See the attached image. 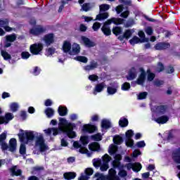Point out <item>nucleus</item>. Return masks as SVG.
I'll use <instances>...</instances> for the list:
<instances>
[{
  "instance_id": "nucleus-38",
  "label": "nucleus",
  "mask_w": 180,
  "mask_h": 180,
  "mask_svg": "<svg viewBox=\"0 0 180 180\" xmlns=\"http://www.w3.org/2000/svg\"><path fill=\"white\" fill-rule=\"evenodd\" d=\"M6 41H10V43H13V41L16 40V34H12L6 35Z\"/></svg>"
},
{
  "instance_id": "nucleus-49",
  "label": "nucleus",
  "mask_w": 180,
  "mask_h": 180,
  "mask_svg": "<svg viewBox=\"0 0 180 180\" xmlns=\"http://www.w3.org/2000/svg\"><path fill=\"white\" fill-rule=\"evenodd\" d=\"M84 174L86 176H91V175L94 174V169L91 167H87L84 170Z\"/></svg>"
},
{
  "instance_id": "nucleus-18",
  "label": "nucleus",
  "mask_w": 180,
  "mask_h": 180,
  "mask_svg": "<svg viewBox=\"0 0 180 180\" xmlns=\"http://www.w3.org/2000/svg\"><path fill=\"white\" fill-rule=\"evenodd\" d=\"M172 158L174 162L176 164H180V148H178L173 153Z\"/></svg>"
},
{
  "instance_id": "nucleus-7",
  "label": "nucleus",
  "mask_w": 180,
  "mask_h": 180,
  "mask_svg": "<svg viewBox=\"0 0 180 180\" xmlns=\"http://www.w3.org/2000/svg\"><path fill=\"white\" fill-rule=\"evenodd\" d=\"M119 84L116 82L111 83L110 86L107 87V92L108 95H115L117 92Z\"/></svg>"
},
{
  "instance_id": "nucleus-22",
  "label": "nucleus",
  "mask_w": 180,
  "mask_h": 180,
  "mask_svg": "<svg viewBox=\"0 0 180 180\" xmlns=\"http://www.w3.org/2000/svg\"><path fill=\"white\" fill-rule=\"evenodd\" d=\"M17 141L15 138L10 139L9 141V151L13 153V151L16 150Z\"/></svg>"
},
{
  "instance_id": "nucleus-8",
  "label": "nucleus",
  "mask_w": 180,
  "mask_h": 180,
  "mask_svg": "<svg viewBox=\"0 0 180 180\" xmlns=\"http://www.w3.org/2000/svg\"><path fill=\"white\" fill-rule=\"evenodd\" d=\"M74 127H75V126L69 127L68 128H67V129L63 131V133H65V134H67L69 139H75V137H77V134L75 133V131H74Z\"/></svg>"
},
{
  "instance_id": "nucleus-45",
  "label": "nucleus",
  "mask_w": 180,
  "mask_h": 180,
  "mask_svg": "<svg viewBox=\"0 0 180 180\" xmlns=\"http://www.w3.org/2000/svg\"><path fill=\"white\" fill-rule=\"evenodd\" d=\"M15 116H13V114L11 112H7L5 115L4 119L6 120V123H8V122H10V120H12Z\"/></svg>"
},
{
  "instance_id": "nucleus-37",
  "label": "nucleus",
  "mask_w": 180,
  "mask_h": 180,
  "mask_svg": "<svg viewBox=\"0 0 180 180\" xmlns=\"http://www.w3.org/2000/svg\"><path fill=\"white\" fill-rule=\"evenodd\" d=\"M95 178H97L96 180H108V177L106 175L103 174H101L99 172H96L94 174Z\"/></svg>"
},
{
  "instance_id": "nucleus-4",
  "label": "nucleus",
  "mask_w": 180,
  "mask_h": 180,
  "mask_svg": "<svg viewBox=\"0 0 180 180\" xmlns=\"http://www.w3.org/2000/svg\"><path fill=\"white\" fill-rule=\"evenodd\" d=\"M141 74L139 75L138 79H136L137 85H144V82H146V77L147 73H146V70L143 68H140Z\"/></svg>"
},
{
  "instance_id": "nucleus-46",
  "label": "nucleus",
  "mask_w": 180,
  "mask_h": 180,
  "mask_svg": "<svg viewBox=\"0 0 180 180\" xmlns=\"http://www.w3.org/2000/svg\"><path fill=\"white\" fill-rule=\"evenodd\" d=\"M76 60L77 61H79L80 63H84V64H86V63H88V58L82 56H77L76 58Z\"/></svg>"
},
{
  "instance_id": "nucleus-1",
  "label": "nucleus",
  "mask_w": 180,
  "mask_h": 180,
  "mask_svg": "<svg viewBox=\"0 0 180 180\" xmlns=\"http://www.w3.org/2000/svg\"><path fill=\"white\" fill-rule=\"evenodd\" d=\"M20 133L18 134V139L20 143H25L27 144L28 141H33L34 140V133L33 131H24L23 129H20Z\"/></svg>"
},
{
  "instance_id": "nucleus-36",
  "label": "nucleus",
  "mask_w": 180,
  "mask_h": 180,
  "mask_svg": "<svg viewBox=\"0 0 180 180\" xmlns=\"http://www.w3.org/2000/svg\"><path fill=\"white\" fill-rule=\"evenodd\" d=\"M45 114L49 118L53 117V116H54V110L51 108H47L45 110Z\"/></svg>"
},
{
  "instance_id": "nucleus-28",
  "label": "nucleus",
  "mask_w": 180,
  "mask_h": 180,
  "mask_svg": "<svg viewBox=\"0 0 180 180\" xmlns=\"http://www.w3.org/2000/svg\"><path fill=\"white\" fill-rule=\"evenodd\" d=\"M119 126L120 127H127L129 126V120L126 117H121L119 120Z\"/></svg>"
},
{
  "instance_id": "nucleus-62",
  "label": "nucleus",
  "mask_w": 180,
  "mask_h": 180,
  "mask_svg": "<svg viewBox=\"0 0 180 180\" xmlns=\"http://www.w3.org/2000/svg\"><path fill=\"white\" fill-rule=\"evenodd\" d=\"M173 72H175V68H174L172 65L167 66V68L166 69V73L173 74Z\"/></svg>"
},
{
  "instance_id": "nucleus-29",
  "label": "nucleus",
  "mask_w": 180,
  "mask_h": 180,
  "mask_svg": "<svg viewBox=\"0 0 180 180\" xmlns=\"http://www.w3.org/2000/svg\"><path fill=\"white\" fill-rule=\"evenodd\" d=\"M114 158H115L114 164H115V162L117 163V166L114 165V168H120V165H121L120 161L122 160V155L117 154V155H115Z\"/></svg>"
},
{
  "instance_id": "nucleus-14",
  "label": "nucleus",
  "mask_w": 180,
  "mask_h": 180,
  "mask_svg": "<svg viewBox=\"0 0 180 180\" xmlns=\"http://www.w3.org/2000/svg\"><path fill=\"white\" fill-rule=\"evenodd\" d=\"M170 44L165 42L158 43L155 45V50H167V49H169Z\"/></svg>"
},
{
  "instance_id": "nucleus-15",
  "label": "nucleus",
  "mask_w": 180,
  "mask_h": 180,
  "mask_svg": "<svg viewBox=\"0 0 180 180\" xmlns=\"http://www.w3.org/2000/svg\"><path fill=\"white\" fill-rule=\"evenodd\" d=\"M167 112V105H158L156 107V113L159 116H162V115H165Z\"/></svg>"
},
{
  "instance_id": "nucleus-55",
  "label": "nucleus",
  "mask_w": 180,
  "mask_h": 180,
  "mask_svg": "<svg viewBox=\"0 0 180 180\" xmlns=\"http://www.w3.org/2000/svg\"><path fill=\"white\" fill-rule=\"evenodd\" d=\"M20 154H21V155H25V154H26V145H25V143L20 144Z\"/></svg>"
},
{
  "instance_id": "nucleus-54",
  "label": "nucleus",
  "mask_w": 180,
  "mask_h": 180,
  "mask_svg": "<svg viewBox=\"0 0 180 180\" xmlns=\"http://www.w3.org/2000/svg\"><path fill=\"white\" fill-rule=\"evenodd\" d=\"M130 88H131V86H130V83L129 82H124V84H122L121 86L122 91H129Z\"/></svg>"
},
{
  "instance_id": "nucleus-35",
  "label": "nucleus",
  "mask_w": 180,
  "mask_h": 180,
  "mask_svg": "<svg viewBox=\"0 0 180 180\" xmlns=\"http://www.w3.org/2000/svg\"><path fill=\"white\" fill-rule=\"evenodd\" d=\"M113 24L116 25L117 26H119V25H123L124 22V19L123 18H112Z\"/></svg>"
},
{
  "instance_id": "nucleus-64",
  "label": "nucleus",
  "mask_w": 180,
  "mask_h": 180,
  "mask_svg": "<svg viewBox=\"0 0 180 180\" xmlns=\"http://www.w3.org/2000/svg\"><path fill=\"white\" fill-rule=\"evenodd\" d=\"M145 32L146 33V34H148V36H152L153 33V27H147L145 29Z\"/></svg>"
},
{
  "instance_id": "nucleus-41",
  "label": "nucleus",
  "mask_w": 180,
  "mask_h": 180,
  "mask_svg": "<svg viewBox=\"0 0 180 180\" xmlns=\"http://www.w3.org/2000/svg\"><path fill=\"white\" fill-rule=\"evenodd\" d=\"M138 36L141 38V40H144V43H148V38L146 37V34L143 31L138 32Z\"/></svg>"
},
{
  "instance_id": "nucleus-51",
  "label": "nucleus",
  "mask_w": 180,
  "mask_h": 180,
  "mask_svg": "<svg viewBox=\"0 0 180 180\" xmlns=\"http://www.w3.org/2000/svg\"><path fill=\"white\" fill-rule=\"evenodd\" d=\"M125 144L127 147H130L131 148H133L134 146V140L130 139H127L125 141Z\"/></svg>"
},
{
  "instance_id": "nucleus-59",
  "label": "nucleus",
  "mask_w": 180,
  "mask_h": 180,
  "mask_svg": "<svg viewBox=\"0 0 180 180\" xmlns=\"http://www.w3.org/2000/svg\"><path fill=\"white\" fill-rule=\"evenodd\" d=\"M124 9V7L123 6V4H120L115 8V11H116L117 15H120V13H122V12H123Z\"/></svg>"
},
{
  "instance_id": "nucleus-56",
  "label": "nucleus",
  "mask_w": 180,
  "mask_h": 180,
  "mask_svg": "<svg viewBox=\"0 0 180 180\" xmlns=\"http://www.w3.org/2000/svg\"><path fill=\"white\" fill-rule=\"evenodd\" d=\"M100 169L101 171H102V172H105V171H108V169H109V164L101 163V165L100 166Z\"/></svg>"
},
{
  "instance_id": "nucleus-50",
  "label": "nucleus",
  "mask_w": 180,
  "mask_h": 180,
  "mask_svg": "<svg viewBox=\"0 0 180 180\" xmlns=\"http://www.w3.org/2000/svg\"><path fill=\"white\" fill-rule=\"evenodd\" d=\"M107 178H110L111 176H117V175H116V170L113 168H111L109 169L108 171V174L106 175Z\"/></svg>"
},
{
  "instance_id": "nucleus-34",
  "label": "nucleus",
  "mask_w": 180,
  "mask_h": 180,
  "mask_svg": "<svg viewBox=\"0 0 180 180\" xmlns=\"http://www.w3.org/2000/svg\"><path fill=\"white\" fill-rule=\"evenodd\" d=\"M93 162V165L95 168L98 169V168L101 167V165H102V160L97 158V159H94L92 160Z\"/></svg>"
},
{
  "instance_id": "nucleus-39",
  "label": "nucleus",
  "mask_w": 180,
  "mask_h": 180,
  "mask_svg": "<svg viewBox=\"0 0 180 180\" xmlns=\"http://www.w3.org/2000/svg\"><path fill=\"white\" fill-rule=\"evenodd\" d=\"M11 174L13 176H20V175H22V170L21 169H18L16 170V168L13 167L11 169Z\"/></svg>"
},
{
  "instance_id": "nucleus-5",
  "label": "nucleus",
  "mask_w": 180,
  "mask_h": 180,
  "mask_svg": "<svg viewBox=\"0 0 180 180\" xmlns=\"http://www.w3.org/2000/svg\"><path fill=\"white\" fill-rule=\"evenodd\" d=\"M43 40L47 47L54 43V34L49 33L44 36Z\"/></svg>"
},
{
  "instance_id": "nucleus-61",
  "label": "nucleus",
  "mask_w": 180,
  "mask_h": 180,
  "mask_svg": "<svg viewBox=\"0 0 180 180\" xmlns=\"http://www.w3.org/2000/svg\"><path fill=\"white\" fill-rule=\"evenodd\" d=\"M36 144L37 146H41V144H44V139H43V136L37 137Z\"/></svg>"
},
{
  "instance_id": "nucleus-2",
  "label": "nucleus",
  "mask_w": 180,
  "mask_h": 180,
  "mask_svg": "<svg viewBox=\"0 0 180 180\" xmlns=\"http://www.w3.org/2000/svg\"><path fill=\"white\" fill-rule=\"evenodd\" d=\"M44 49V45L41 44V42L35 43L30 45V51L33 56H39V54H41V51H43Z\"/></svg>"
},
{
  "instance_id": "nucleus-31",
  "label": "nucleus",
  "mask_w": 180,
  "mask_h": 180,
  "mask_svg": "<svg viewBox=\"0 0 180 180\" xmlns=\"http://www.w3.org/2000/svg\"><path fill=\"white\" fill-rule=\"evenodd\" d=\"M109 18V13H102L96 15V20H105V19H108Z\"/></svg>"
},
{
  "instance_id": "nucleus-60",
  "label": "nucleus",
  "mask_w": 180,
  "mask_h": 180,
  "mask_svg": "<svg viewBox=\"0 0 180 180\" xmlns=\"http://www.w3.org/2000/svg\"><path fill=\"white\" fill-rule=\"evenodd\" d=\"M30 57V53L27 51H22L21 53V58L22 60H27Z\"/></svg>"
},
{
  "instance_id": "nucleus-44",
  "label": "nucleus",
  "mask_w": 180,
  "mask_h": 180,
  "mask_svg": "<svg viewBox=\"0 0 180 180\" xmlns=\"http://www.w3.org/2000/svg\"><path fill=\"white\" fill-rule=\"evenodd\" d=\"M102 160H103V163L109 164V162H110V160H112V158L110 156H109V155L105 154L102 157Z\"/></svg>"
},
{
  "instance_id": "nucleus-48",
  "label": "nucleus",
  "mask_w": 180,
  "mask_h": 180,
  "mask_svg": "<svg viewBox=\"0 0 180 180\" xmlns=\"http://www.w3.org/2000/svg\"><path fill=\"white\" fill-rule=\"evenodd\" d=\"M147 95H148L147 91L141 92L138 96V99L139 101H143V99H146V98H147Z\"/></svg>"
},
{
  "instance_id": "nucleus-19",
  "label": "nucleus",
  "mask_w": 180,
  "mask_h": 180,
  "mask_svg": "<svg viewBox=\"0 0 180 180\" xmlns=\"http://www.w3.org/2000/svg\"><path fill=\"white\" fill-rule=\"evenodd\" d=\"M95 68H98V62H95L94 60L90 62V65L84 67L85 71H91L95 70Z\"/></svg>"
},
{
  "instance_id": "nucleus-23",
  "label": "nucleus",
  "mask_w": 180,
  "mask_h": 180,
  "mask_svg": "<svg viewBox=\"0 0 180 180\" xmlns=\"http://www.w3.org/2000/svg\"><path fill=\"white\" fill-rule=\"evenodd\" d=\"M58 112L59 116H67L68 114V109H67V107L60 105L58 108Z\"/></svg>"
},
{
  "instance_id": "nucleus-24",
  "label": "nucleus",
  "mask_w": 180,
  "mask_h": 180,
  "mask_svg": "<svg viewBox=\"0 0 180 180\" xmlns=\"http://www.w3.org/2000/svg\"><path fill=\"white\" fill-rule=\"evenodd\" d=\"M101 127L102 129L108 130V129H110V127H112V123L108 120H103L101 121Z\"/></svg>"
},
{
  "instance_id": "nucleus-47",
  "label": "nucleus",
  "mask_w": 180,
  "mask_h": 180,
  "mask_svg": "<svg viewBox=\"0 0 180 180\" xmlns=\"http://www.w3.org/2000/svg\"><path fill=\"white\" fill-rule=\"evenodd\" d=\"M110 6L109 4H101L100 6V12H106V11H109Z\"/></svg>"
},
{
  "instance_id": "nucleus-42",
  "label": "nucleus",
  "mask_w": 180,
  "mask_h": 180,
  "mask_svg": "<svg viewBox=\"0 0 180 180\" xmlns=\"http://www.w3.org/2000/svg\"><path fill=\"white\" fill-rule=\"evenodd\" d=\"M133 136H134V131L132 129H129L125 133L127 140H130Z\"/></svg>"
},
{
  "instance_id": "nucleus-26",
  "label": "nucleus",
  "mask_w": 180,
  "mask_h": 180,
  "mask_svg": "<svg viewBox=\"0 0 180 180\" xmlns=\"http://www.w3.org/2000/svg\"><path fill=\"white\" fill-rule=\"evenodd\" d=\"M112 32L115 36H120L123 33V28L119 26H115L112 27Z\"/></svg>"
},
{
  "instance_id": "nucleus-58",
  "label": "nucleus",
  "mask_w": 180,
  "mask_h": 180,
  "mask_svg": "<svg viewBox=\"0 0 180 180\" xmlns=\"http://www.w3.org/2000/svg\"><path fill=\"white\" fill-rule=\"evenodd\" d=\"M11 110L13 111V112H18V109L19 108V105H18V103H13L11 104Z\"/></svg>"
},
{
  "instance_id": "nucleus-57",
  "label": "nucleus",
  "mask_w": 180,
  "mask_h": 180,
  "mask_svg": "<svg viewBox=\"0 0 180 180\" xmlns=\"http://www.w3.org/2000/svg\"><path fill=\"white\" fill-rule=\"evenodd\" d=\"M119 2L125 6H131L132 5L131 0H119Z\"/></svg>"
},
{
  "instance_id": "nucleus-25",
  "label": "nucleus",
  "mask_w": 180,
  "mask_h": 180,
  "mask_svg": "<svg viewBox=\"0 0 180 180\" xmlns=\"http://www.w3.org/2000/svg\"><path fill=\"white\" fill-rule=\"evenodd\" d=\"M101 32L105 34V36H110V34H112V30H110V26L103 25L101 27Z\"/></svg>"
},
{
  "instance_id": "nucleus-9",
  "label": "nucleus",
  "mask_w": 180,
  "mask_h": 180,
  "mask_svg": "<svg viewBox=\"0 0 180 180\" xmlns=\"http://www.w3.org/2000/svg\"><path fill=\"white\" fill-rule=\"evenodd\" d=\"M132 34L133 32H131V30H126L122 35H120L117 37V39L120 40V41H124V39L126 40H129V39L131 37Z\"/></svg>"
},
{
  "instance_id": "nucleus-33",
  "label": "nucleus",
  "mask_w": 180,
  "mask_h": 180,
  "mask_svg": "<svg viewBox=\"0 0 180 180\" xmlns=\"http://www.w3.org/2000/svg\"><path fill=\"white\" fill-rule=\"evenodd\" d=\"M72 52L73 54H79L81 52V46L78 44H75L72 48Z\"/></svg>"
},
{
  "instance_id": "nucleus-20",
  "label": "nucleus",
  "mask_w": 180,
  "mask_h": 180,
  "mask_svg": "<svg viewBox=\"0 0 180 180\" xmlns=\"http://www.w3.org/2000/svg\"><path fill=\"white\" fill-rule=\"evenodd\" d=\"M139 43H144V39H141L137 36H134L132 39L129 40V44H131V46H135V44H139Z\"/></svg>"
},
{
  "instance_id": "nucleus-43",
  "label": "nucleus",
  "mask_w": 180,
  "mask_h": 180,
  "mask_svg": "<svg viewBox=\"0 0 180 180\" xmlns=\"http://www.w3.org/2000/svg\"><path fill=\"white\" fill-rule=\"evenodd\" d=\"M1 56L4 58V60H11V58H12V56H11V54H9L8 52H6V51H1Z\"/></svg>"
},
{
  "instance_id": "nucleus-11",
  "label": "nucleus",
  "mask_w": 180,
  "mask_h": 180,
  "mask_svg": "<svg viewBox=\"0 0 180 180\" xmlns=\"http://www.w3.org/2000/svg\"><path fill=\"white\" fill-rule=\"evenodd\" d=\"M82 40L86 47L91 49V47H95L96 46L95 42L92 41L89 38L86 37H82Z\"/></svg>"
},
{
  "instance_id": "nucleus-40",
  "label": "nucleus",
  "mask_w": 180,
  "mask_h": 180,
  "mask_svg": "<svg viewBox=\"0 0 180 180\" xmlns=\"http://www.w3.org/2000/svg\"><path fill=\"white\" fill-rule=\"evenodd\" d=\"M80 141L82 146H88V143H89V139L88 138V136H83L80 137Z\"/></svg>"
},
{
  "instance_id": "nucleus-12",
  "label": "nucleus",
  "mask_w": 180,
  "mask_h": 180,
  "mask_svg": "<svg viewBox=\"0 0 180 180\" xmlns=\"http://www.w3.org/2000/svg\"><path fill=\"white\" fill-rule=\"evenodd\" d=\"M31 34H34V36H39V34H41V33H44L46 32V29L42 27H38L35 28H32L30 30Z\"/></svg>"
},
{
  "instance_id": "nucleus-53",
  "label": "nucleus",
  "mask_w": 180,
  "mask_h": 180,
  "mask_svg": "<svg viewBox=\"0 0 180 180\" xmlns=\"http://www.w3.org/2000/svg\"><path fill=\"white\" fill-rule=\"evenodd\" d=\"M101 24L99 22H96L93 24L92 29L94 32H98L101 29Z\"/></svg>"
},
{
  "instance_id": "nucleus-6",
  "label": "nucleus",
  "mask_w": 180,
  "mask_h": 180,
  "mask_svg": "<svg viewBox=\"0 0 180 180\" xmlns=\"http://www.w3.org/2000/svg\"><path fill=\"white\" fill-rule=\"evenodd\" d=\"M83 131H84V133H95V131H96V130H98V127H96V126L94 125V124H84L83 126V129H82Z\"/></svg>"
},
{
  "instance_id": "nucleus-63",
  "label": "nucleus",
  "mask_w": 180,
  "mask_h": 180,
  "mask_svg": "<svg viewBox=\"0 0 180 180\" xmlns=\"http://www.w3.org/2000/svg\"><path fill=\"white\" fill-rule=\"evenodd\" d=\"M164 70H165V68L164 67V64H162V63H161V62H159L158 63V72H162V71H164Z\"/></svg>"
},
{
  "instance_id": "nucleus-27",
  "label": "nucleus",
  "mask_w": 180,
  "mask_h": 180,
  "mask_svg": "<svg viewBox=\"0 0 180 180\" xmlns=\"http://www.w3.org/2000/svg\"><path fill=\"white\" fill-rule=\"evenodd\" d=\"M112 141L114 144H116V146H120V144L123 143V137H122L120 135H115L113 137Z\"/></svg>"
},
{
  "instance_id": "nucleus-10",
  "label": "nucleus",
  "mask_w": 180,
  "mask_h": 180,
  "mask_svg": "<svg viewBox=\"0 0 180 180\" xmlns=\"http://www.w3.org/2000/svg\"><path fill=\"white\" fill-rule=\"evenodd\" d=\"M137 77V70L136 68L132 67L128 72V76H127V81H133V79H136Z\"/></svg>"
},
{
  "instance_id": "nucleus-3",
  "label": "nucleus",
  "mask_w": 180,
  "mask_h": 180,
  "mask_svg": "<svg viewBox=\"0 0 180 180\" xmlns=\"http://www.w3.org/2000/svg\"><path fill=\"white\" fill-rule=\"evenodd\" d=\"M58 126L60 131H63L64 129L63 127H66V129H68L72 126H75V124L68 122V121L65 118L60 117Z\"/></svg>"
},
{
  "instance_id": "nucleus-13",
  "label": "nucleus",
  "mask_w": 180,
  "mask_h": 180,
  "mask_svg": "<svg viewBox=\"0 0 180 180\" xmlns=\"http://www.w3.org/2000/svg\"><path fill=\"white\" fill-rule=\"evenodd\" d=\"M63 53H68L70 56H72L71 51V43L68 41H65L63 45Z\"/></svg>"
},
{
  "instance_id": "nucleus-21",
  "label": "nucleus",
  "mask_w": 180,
  "mask_h": 180,
  "mask_svg": "<svg viewBox=\"0 0 180 180\" xmlns=\"http://www.w3.org/2000/svg\"><path fill=\"white\" fill-rule=\"evenodd\" d=\"M77 177V173L74 172H65L63 174V178L66 180L75 179Z\"/></svg>"
},
{
  "instance_id": "nucleus-16",
  "label": "nucleus",
  "mask_w": 180,
  "mask_h": 180,
  "mask_svg": "<svg viewBox=\"0 0 180 180\" xmlns=\"http://www.w3.org/2000/svg\"><path fill=\"white\" fill-rule=\"evenodd\" d=\"M169 120V117L167 115H162L155 120L156 123H158V124H165Z\"/></svg>"
},
{
  "instance_id": "nucleus-52",
  "label": "nucleus",
  "mask_w": 180,
  "mask_h": 180,
  "mask_svg": "<svg viewBox=\"0 0 180 180\" xmlns=\"http://www.w3.org/2000/svg\"><path fill=\"white\" fill-rule=\"evenodd\" d=\"M9 25V20L4 19V20H0V27H5L6 26Z\"/></svg>"
},
{
  "instance_id": "nucleus-32",
  "label": "nucleus",
  "mask_w": 180,
  "mask_h": 180,
  "mask_svg": "<svg viewBox=\"0 0 180 180\" xmlns=\"http://www.w3.org/2000/svg\"><path fill=\"white\" fill-rule=\"evenodd\" d=\"M141 168H143V166L140 162H135L134 163L132 171L134 172H139V171H141Z\"/></svg>"
},
{
  "instance_id": "nucleus-17",
  "label": "nucleus",
  "mask_w": 180,
  "mask_h": 180,
  "mask_svg": "<svg viewBox=\"0 0 180 180\" xmlns=\"http://www.w3.org/2000/svg\"><path fill=\"white\" fill-rule=\"evenodd\" d=\"M89 149L90 151H101V145L98 142H94L89 145Z\"/></svg>"
},
{
  "instance_id": "nucleus-30",
  "label": "nucleus",
  "mask_w": 180,
  "mask_h": 180,
  "mask_svg": "<svg viewBox=\"0 0 180 180\" xmlns=\"http://www.w3.org/2000/svg\"><path fill=\"white\" fill-rule=\"evenodd\" d=\"M104 88H105V84L103 83H100L96 84L95 89L93 92L94 95H96V92H102Z\"/></svg>"
}]
</instances>
